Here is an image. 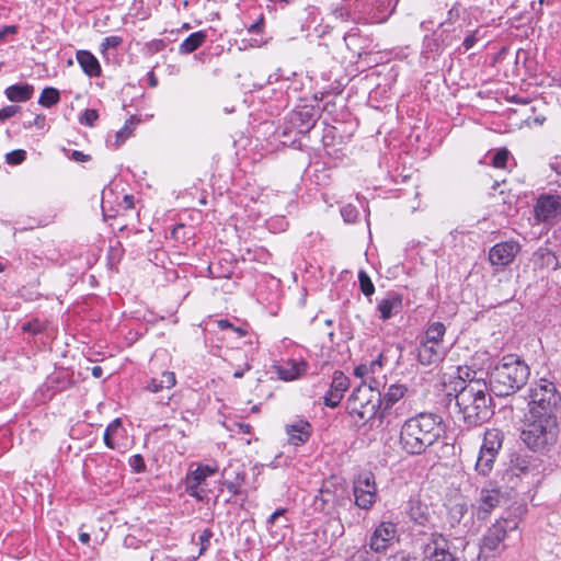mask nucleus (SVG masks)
I'll list each match as a JSON object with an SVG mask.
<instances>
[{
    "label": "nucleus",
    "mask_w": 561,
    "mask_h": 561,
    "mask_svg": "<svg viewBox=\"0 0 561 561\" xmlns=\"http://www.w3.org/2000/svg\"><path fill=\"white\" fill-rule=\"evenodd\" d=\"M442 419L432 413H420L408 419L399 433V446L409 455H421L440 436Z\"/></svg>",
    "instance_id": "f257e3e1"
},
{
    "label": "nucleus",
    "mask_w": 561,
    "mask_h": 561,
    "mask_svg": "<svg viewBox=\"0 0 561 561\" xmlns=\"http://www.w3.org/2000/svg\"><path fill=\"white\" fill-rule=\"evenodd\" d=\"M456 403L468 424H480L492 415V397L484 380H470L456 394Z\"/></svg>",
    "instance_id": "f03ea898"
},
{
    "label": "nucleus",
    "mask_w": 561,
    "mask_h": 561,
    "mask_svg": "<svg viewBox=\"0 0 561 561\" xmlns=\"http://www.w3.org/2000/svg\"><path fill=\"white\" fill-rule=\"evenodd\" d=\"M529 375V366L519 356L507 354L492 370V390L496 396H511L526 385Z\"/></svg>",
    "instance_id": "7ed1b4c3"
},
{
    "label": "nucleus",
    "mask_w": 561,
    "mask_h": 561,
    "mask_svg": "<svg viewBox=\"0 0 561 561\" xmlns=\"http://www.w3.org/2000/svg\"><path fill=\"white\" fill-rule=\"evenodd\" d=\"M558 435L559 425L556 415L525 414L522 439L530 449L538 451L554 445Z\"/></svg>",
    "instance_id": "20e7f679"
},
{
    "label": "nucleus",
    "mask_w": 561,
    "mask_h": 561,
    "mask_svg": "<svg viewBox=\"0 0 561 561\" xmlns=\"http://www.w3.org/2000/svg\"><path fill=\"white\" fill-rule=\"evenodd\" d=\"M561 404V393L553 381L540 378L528 390V411L530 414L556 415Z\"/></svg>",
    "instance_id": "39448f33"
},
{
    "label": "nucleus",
    "mask_w": 561,
    "mask_h": 561,
    "mask_svg": "<svg viewBox=\"0 0 561 561\" xmlns=\"http://www.w3.org/2000/svg\"><path fill=\"white\" fill-rule=\"evenodd\" d=\"M503 442L504 433L501 430L492 427L484 432L474 466L479 474L486 477L492 472Z\"/></svg>",
    "instance_id": "423d86ee"
},
{
    "label": "nucleus",
    "mask_w": 561,
    "mask_h": 561,
    "mask_svg": "<svg viewBox=\"0 0 561 561\" xmlns=\"http://www.w3.org/2000/svg\"><path fill=\"white\" fill-rule=\"evenodd\" d=\"M378 404L380 393L369 386L362 385L353 391L347 408L352 416L366 422L376 414Z\"/></svg>",
    "instance_id": "0eeeda50"
},
{
    "label": "nucleus",
    "mask_w": 561,
    "mask_h": 561,
    "mask_svg": "<svg viewBox=\"0 0 561 561\" xmlns=\"http://www.w3.org/2000/svg\"><path fill=\"white\" fill-rule=\"evenodd\" d=\"M399 541L397 525L390 520L380 522L369 538V549L375 553H382Z\"/></svg>",
    "instance_id": "6e6552de"
},
{
    "label": "nucleus",
    "mask_w": 561,
    "mask_h": 561,
    "mask_svg": "<svg viewBox=\"0 0 561 561\" xmlns=\"http://www.w3.org/2000/svg\"><path fill=\"white\" fill-rule=\"evenodd\" d=\"M355 504L363 510H370L376 502L377 485L375 476L369 472H362L354 481Z\"/></svg>",
    "instance_id": "1a4fd4ad"
},
{
    "label": "nucleus",
    "mask_w": 561,
    "mask_h": 561,
    "mask_svg": "<svg viewBox=\"0 0 561 561\" xmlns=\"http://www.w3.org/2000/svg\"><path fill=\"white\" fill-rule=\"evenodd\" d=\"M217 471L216 467L207 465H199L197 468L185 478L186 492L198 501H203L206 497V492L201 488L205 480L213 476Z\"/></svg>",
    "instance_id": "9d476101"
},
{
    "label": "nucleus",
    "mask_w": 561,
    "mask_h": 561,
    "mask_svg": "<svg viewBox=\"0 0 561 561\" xmlns=\"http://www.w3.org/2000/svg\"><path fill=\"white\" fill-rule=\"evenodd\" d=\"M535 216L538 221L549 222L561 217V196L542 195L535 206Z\"/></svg>",
    "instance_id": "9b49d317"
},
{
    "label": "nucleus",
    "mask_w": 561,
    "mask_h": 561,
    "mask_svg": "<svg viewBox=\"0 0 561 561\" xmlns=\"http://www.w3.org/2000/svg\"><path fill=\"white\" fill-rule=\"evenodd\" d=\"M519 252V244L514 241L500 242L489 251V261L494 266L511 264Z\"/></svg>",
    "instance_id": "f8f14e48"
},
{
    "label": "nucleus",
    "mask_w": 561,
    "mask_h": 561,
    "mask_svg": "<svg viewBox=\"0 0 561 561\" xmlns=\"http://www.w3.org/2000/svg\"><path fill=\"white\" fill-rule=\"evenodd\" d=\"M424 554L427 561H458L443 536H434L426 543Z\"/></svg>",
    "instance_id": "ddd939ff"
},
{
    "label": "nucleus",
    "mask_w": 561,
    "mask_h": 561,
    "mask_svg": "<svg viewBox=\"0 0 561 561\" xmlns=\"http://www.w3.org/2000/svg\"><path fill=\"white\" fill-rule=\"evenodd\" d=\"M350 388L348 377L340 370L334 371L330 390L324 397V404L327 407L335 408L341 402L344 393Z\"/></svg>",
    "instance_id": "4468645a"
},
{
    "label": "nucleus",
    "mask_w": 561,
    "mask_h": 561,
    "mask_svg": "<svg viewBox=\"0 0 561 561\" xmlns=\"http://www.w3.org/2000/svg\"><path fill=\"white\" fill-rule=\"evenodd\" d=\"M285 433L287 434V443L297 447L309 440L312 434V427L309 422L297 420L294 423L285 425Z\"/></svg>",
    "instance_id": "2eb2a0df"
},
{
    "label": "nucleus",
    "mask_w": 561,
    "mask_h": 561,
    "mask_svg": "<svg viewBox=\"0 0 561 561\" xmlns=\"http://www.w3.org/2000/svg\"><path fill=\"white\" fill-rule=\"evenodd\" d=\"M445 354L442 345L421 341L417 347V362L422 366H438L443 362Z\"/></svg>",
    "instance_id": "dca6fc26"
},
{
    "label": "nucleus",
    "mask_w": 561,
    "mask_h": 561,
    "mask_svg": "<svg viewBox=\"0 0 561 561\" xmlns=\"http://www.w3.org/2000/svg\"><path fill=\"white\" fill-rule=\"evenodd\" d=\"M407 390V387L402 383H393L388 387L382 399L380 398L381 410L378 417L381 423L390 413L392 405L404 397Z\"/></svg>",
    "instance_id": "f3484780"
},
{
    "label": "nucleus",
    "mask_w": 561,
    "mask_h": 561,
    "mask_svg": "<svg viewBox=\"0 0 561 561\" xmlns=\"http://www.w3.org/2000/svg\"><path fill=\"white\" fill-rule=\"evenodd\" d=\"M507 534V520H496L486 531L483 540L482 547L488 550H497Z\"/></svg>",
    "instance_id": "a211bd4d"
},
{
    "label": "nucleus",
    "mask_w": 561,
    "mask_h": 561,
    "mask_svg": "<svg viewBox=\"0 0 561 561\" xmlns=\"http://www.w3.org/2000/svg\"><path fill=\"white\" fill-rule=\"evenodd\" d=\"M76 58L87 76L99 77L101 75V65L92 53L88 50H78Z\"/></svg>",
    "instance_id": "6ab92c4d"
},
{
    "label": "nucleus",
    "mask_w": 561,
    "mask_h": 561,
    "mask_svg": "<svg viewBox=\"0 0 561 561\" xmlns=\"http://www.w3.org/2000/svg\"><path fill=\"white\" fill-rule=\"evenodd\" d=\"M500 502V491L495 488L482 489L479 499V512L490 513Z\"/></svg>",
    "instance_id": "aec40b11"
},
{
    "label": "nucleus",
    "mask_w": 561,
    "mask_h": 561,
    "mask_svg": "<svg viewBox=\"0 0 561 561\" xmlns=\"http://www.w3.org/2000/svg\"><path fill=\"white\" fill-rule=\"evenodd\" d=\"M34 88L30 84H13L5 89V95L11 102H25L33 95Z\"/></svg>",
    "instance_id": "412c9836"
},
{
    "label": "nucleus",
    "mask_w": 561,
    "mask_h": 561,
    "mask_svg": "<svg viewBox=\"0 0 561 561\" xmlns=\"http://www.w3.org/2000/svg\"><path fill=\"white\" fill-rule=\"evenodd\" d=\"M402 307L401 297L398 295L389 296L378 304V310L382 320H388L392 317L393 312H397Z\"/></svg>",
    "instance_id": "4be33fe9"
},
{
    "label": "nucleus",
    "mask_w": 561,
    "mask_h": 561,
    "mask_svg": "<svg viewBox=\"0 0 561 561\" xmlns=\"http://www.w3.org/2000/svg\"><path fill=\"white\" fill-rule=\"evenodd\" d=\"M306 371L305 363H286L277 368L278 377L285 381L299 378Z\"/></svg>",
    "instance_id": "5701e85b"
},
{
    "label": "nucleus",
    "mask_w": 561,
    "mask_h": 561,
    "mask_svg": "<svg viewBox=\"0 0 561 561\" xmlns=\"http://www.w3.org/2000/svg\"><path fill=\"white\" fill-rule=\"evenodd\" d=\"M445 333V324L443 322L436 321L427 327L424 337L421 341L430 344L442 345Z\"/></svg>",
    "instance_id": "b1692460"
},
{
    "label": "nucleus",
    "mask_w": 561,
    "mask_h": 561,
    "mask_svg": "<svg viewBox=\"0 0 561 561\" xmlns=\"http://www.w3.org/2000/svg\"><path fill=\"white\" fill-rule=\"evenodd\" d=\"M138 124H139V119L135 116H130L125 122L124 127L116 133L115 144H114L115 147H119L121 145H123L126 141V139H128L133 135V133Z\"/></svg>",
    "instance_id": "393cba45"
},
{
    "label": "nucleus",
    "mask_w": 561,
    "mask_h": 561,
    "mask_svg": "<svg viewBox=\"0 0 561 561\" xmlns=\"http://www.w3.org/2000/svg\"><path fill=\"white\" fill-rule=\"evenodd\" d=\"M205 37L206 35L204 32H195L191 34L180 45V51L183 54H190L196 50L205 42Z\"/></svg>",
    "instance_id": "a878e982"
},
{
    "label": "nucleus",
    "mask_w": 561,
    "mask_h": 561,
    "mask_svg": "<svg viewBox=\"0 0 561 561\" xmlns=\"http://www.w3.org/2000/svg\"><path fill=\"white\" fill-rule=\"evenodd\" d=\"M510 469L516 476L525 474L531 469V461L527 456L515 455L511 460Z\"/></svg>",
    "instance_id": "bb28decb"
},
{
    "label": "nucleus",
    "mask_w": 561,
    "mask_h": 561,
    "mask_svg": "<svg viewBox=\"0 0 561 561\" xmlns=\"http://www.w3.org/2000/svg\"><path fill=\"white\" fill-rule=\"evenodd\" d=\"M123 431V425L119 419H115L112 423L107 425L104 432V444L111 448L114 449L116 447V444L114 442V436Z\"/></svg>",
    "instance_id": "cd10ccee"
},
{
    "label": "nucleus",
    "mask_w": 561,
    "mask_h": 561,
    "mask_svg": "<svg viewBox=\"0 0 561 561\" xmlns=\"http://www.w3.org/2000/svg\"><path fill=\"white\" fill-rule=\"evenodd\" d=\"M59 101V92L55 88H46L43 90L38 103L45 107H50Z\"/></svg>",
    "instance_id": "c85d7f7f"
},
{
    "label": "nucleus",
    "mask_w": 561,
    "mask_h": 561,
    "mask_svg": "<svg viewBox=\"0 0 561 561\" xmlns=\"http://www.w3.org/2000/svg\"><path fill=\"white\" fill-rule=\"evenodd\" d=\"M358 279L360 284V289L365 296H370L375 291V287L369 278V276L364 272L360 271L358 274Z\"/></svg>",
    "instance_id": "c756f323"
},
{
    "label": "nucleus",
    "mask_w": 561,
    "mask_h": 561,
    "mask_svg": "<svg viewBox=\"0 0 561 561\" xmlns=\"http://www.w3.org/2000/svg\"><path fill=\"white\" fill-rule=\"evenodd\" d=\"M508 157H510V152L506 148L500 149L493 157V161H492L493 167L500 168V169L505 168Z\"/></svg>",
    "instance_id": "7c9ffc66"
},
{
    "label": "nucleus",
    "mask_w": 561,
    "mask_h": 561,
    "mask_svg": "<svg viewBox=\"0 0 561 561\" xmlns=\"http://www.w3.org/2000/svg\"><path fill=\"white\" fill-rule=\"evenodd\" d=\"M376 366H379V367L381 366V363L379 359L371 362L369 366H367V365L357 366L354 370V374L356 377L363 378L367 374L374 373V368Z\"/></svg>",
    "instance_id": "2f4dec72"
},
{
    "label": "nucleus",
    "mask_w": 561,
    "mask_h": 561,
    "mask_svg": "<svg viewBox=\"0 0 561 561\" xmlns=\"http://www.w3.org/2000/svg\"><path fill=\"white\" fill-rule=\"evenodd\" d=\"M159 382L164 387V389H171L176 383L175 374L173 371H163L159 379Z\"/></svg>",
    "instance_id": "473e14b6"
},
{
    "label": "nucleus",
    "mask_w": 561,
    "mask_h": 561,
    "mask_svg": "<svg viewBox=\"0 0 561 561\" xmlns=\"http://www.w3.org/2000/svg\"><path fill=\"white\" fill-rule=\"evenodd\" d=\"M26 153L24 150H13L9 152L5 160L9 164H19L25 160Z\"/></svg>",
    "instance_id": "72a5a7b5"
},
{
    "label": "nucleus",
    "mask_w": 561,
    "mask_h": 561,
    "mask_svg": "<svg viewBox=\"0 0 561 561\" xmlns=\"http://www.w3.org/2000/svg\"><path fill=\"white\" fill-rule=\"evenodd\" d=\"M99 118V114L95 110L88 108L84 111L82 116L80 117V122L88 126H93L95 121Z\"/></svg>",
    "instance_id": "f704fd0d"
},
{
    "label": "nucleus",
    "mask_w": 561,
    "mask_h": 561,
    "mask_svg": "<svg viewBox=\"0 0 561 561\" xmlns=\"http://www.w3.org/2000/svg\"><path fill=\"white\" fill-rule=\"evenodd\" d=\"M44 328H45L44 323L39 322L38 320H34V321L23 324L22 330L24 332L36 334V333L42 332L44 330Z\"/></svg>",
    "instance_id": "c9c22d12"
},
{
    "label": "nucleus",
    "mask_w": 561,
    "mask_h": 561,
    "mask_svg": "<svg viewBox=\"0 0 561 561\" xmlns=\"http://www.w3.org/2000/svg\"><path fill=\"white\" fill-rule=\"evenodd\" d=\"M122 43V38L118 36H110L104 38L103 43L101 44V50L102 53L106 51L108 48H115Z\"/></svg>",
    "instance_id": "e433bc0d"
},
{
    "label": "nucleus",
    "mask_w": 561,
    "mask_h": 561,
    "mask_svg": "<svg viewBox=\"0 0 561 561\" xmlns=\"http://www.w3.org/2000/svg\"><path fill=\"white\" fill-rule=\"evenodd\" d=\"M210 537H211V531L209 529H205L203 531V534L199 536V540H201V545H202L199 554H202L205 551V549L207 548Z\"/></svg>",
    "instance_id": "4c0bfd02"
},
{
    "label": "nucleus",
    "mask_w": 561,
    "mask_h": 561,
    "mask_svg": "<svg viewBox=\"0 0 561 561\" xmlns=\"http://www.w3.org/2000/svg\"><path fill=\"white\" fill-rule=\"evenodd\" d=\"M18 108L15 106H5L0 108V121L12 117L16 113Z\"/></svg>",
    "instance_id": "58836bf2"
},
{
    "label": "nucleus",
    "mask_w": 561,
    "mask_h": 561,
    "mask_svg": "<svg viewBox=\"0 0 561 561\" xmlns=\"http://www.w3.org/2000/svg\"><path fill=\"white\" fill-rule=\"evenodd\" d=\"M263 25H264V18H263V15H261L255 23L251 24L248 27V32H250V33H253V32L262 33L263 32Z\"/></svg>",
    "instance_id": "ea45409f"
},
{
    "label": "nucleus",
    "mask_w": 561,
    "mask_h": 561,
    "mask_svg": "<svg viewBox=\"0 0 561 561\" xmlns=\"http://www.w3.org/2000/svg\"><path fill=\"white\" fill-rule=\"evenodd\" d=\"M330 495V492L321 491L320 495L316 497L314 504L318 506L320 503L319 508L324 510V504L329 501L328 496Z\"/></svg>",
    "instance_id": "a19ab883"
},
{
    "label": "nucleus",
    "mask_w": 561,
    "mask_h": 561,
    "mask_svg": "<svg viewBox=\"0 0 561 561\" xmlns=\"http://www.w3.org/2000/svg\"><path fill=\"white\" fill-rule=\"evenodd\" d=\"M131 466L135 468L136 471H142L145 469V462L142 457L139 455L134 456Z\"/></svg>",
    "instance_id": "79ce46f5"
},
{
    "label": "nucleus",
    "mask_w": 561,
    "mask_h": 561,
    "mask_svg": "<svg viewBox=\"0 0 561 561\" xmlns=\"http://www.w3.org/2000/svg\"><path fill=\"white\" fill-rule=\"evenodd\" d=\"M18 31V27L15 25L4 26L2 30H0V42H2L8 34H15Z\"/></svg>",
    "instance_id": "37998d69"
},
{
    "label": "nucleus",
    "mask_w": 561,
    "mask_h": 561,
    "mask_svg": "<svg viewBox=\"0 0 561 561\" xmlns=\"http://www.w3.org/2000/svg\"><path fill=\"white\" fill-rule=\"evenodd\" d=\"M160 386H162V385L159 382V379L153 378L148 386V390H150L152 392H159L164 389V387H160Z\"/></svg>",
    "instance_id": "c03bdc74"
},
{
    "label": "nucleus",
    "mask_w": 561,
    "mask_h": 561,
    "mask_svg": "<svg viewBox=\"0 0 561 561\" xmlns=\"http://www.w3.org/2000/svg\"><path fill=\"white\" fill-rule=\"evenodd\" d=\"M240 485H241V482H238V483L227 482L226 483L227 489L233 495H237L240 493Z\"/></svg>",
    "instance_id": "a18cd8bd"
},
{
    "label": "nucleus",
    "mask_w": 561,
    "mask_h": 561,
    "mask_svg": "<svg viewBox=\"0 0 561 561\" xmlns=\"http://www.w3.org/2000/svg\"><path fill=\"white\" fill-rule=\"evenodd\" d=\"M476 43V37L474 35H469L465 38L463 41V45L467 49H470Z\"/></svg>",
    "instance_id": "49530a36"
},
{
    "label": "nucleus",
    "mask_w": 561,
    "mask_h": 561,
    "mask_svg": "<svg viewBox=\"0 0 561 561\" xmlns=\"http://www.w3.org/2000/svg\"><path fill=\"white\" fill-rule=\"evenodd\" d=\"M124 204H125V207L127 209H131L134 208V201H133V196L130 195H125L124 196Z\"/></svg>",
    "instance_id": "de8ad7c7"
},
{
    "label": "nucleus",
    "mask_w": 561,
    "mask_h": 561,
    "mask_svg": "<svg viewBox=\"0 0 561 561\" xmlns=\"http://www.w3.org/2000/svg\"><path fill=\"white\" fill-rule=\"evenodd\" d=\"M217 323H218V327L222 330L233 328V324L230 323L228 320L222 319V320H219Z\"/></svg>",
    "instance_id": "09e8293b"
},
{
    "label": "nucleus",
    "mask_w": 561,
    "mask_h": 561,
    "mask_svg": "<svg viewBox=\"0 0 561 561\" xmlns=\"http://www.w3.org/2000/svg\"><path fill=\"white\" fill-rule=\"evenodd\" d=\"M72 157H73V159H75V160H77V161H84V160H85V158H87V156H85V154H83V153H82V152H80V151H73V152H72Z\"/></svg>",
    "instance_id": "8fccbe9b"
},
{
    "label": "nucleus",
    "mask_w": 561,
    "mask_h": 561,
    "mask_svg": "<svg viewBox=\"0 0 561 561\" xmlns=\"http://www.w3.org/2000/svg\"><path fill=\"white\" fill-rule=\"evenodd\" d=\"M250 369H251V366L249 364H245L244 369L234 371L233 377L241 378L244 374V370H250Z\"/></svg>",
    "instance_id": "3c124183"
},
{
    "label": "nucleus",
    "mask_w": 561,
    "mask_h": 561,
    "mask_svg": "<svg viewBox=\"0 0 561 561\" xmlns=\"http://www.w3.org/2000/svg\"><path fill=\"white\" fill-rule=\"evenodd\" d=\"M102 373H103V370H102V368L100 366H94L92 368V375L95 378H100L102 376Z\"/></svg>",
    "instance_id": "603ef678"
},
{
    "label": "nucleus",
    "mask_w": 561,
    "mask_h": 561,
    "mask_svg": "<svg viewBox=\"0 0 561 561\" xmlns=\"http://www.w3.org/2000/svg\"><path fill=\"white\" fill-rule=\"evenodd\" d=\"M79 540L82 542V543H88L89 540H90V535L88 533H81L79 535Z\"/></svg>",
    "instance_id": "864d4df0"
},
{
    "label": "nucleus",
    "mask_w": 561,
    "mask_h": 561,
    "mask_svg": "<svg viewBox=\"0 0 561 561\" xmlns=\"http://www.w3.org/2000/svg\"><path fill=\"white\" fill-rule=\"evenodd\" d=\"M455 512L462 516L463 513H465V505L463 504H457L455 507H454Z\"/></svg>",
    "instance_id": "5fc2aeb1"
},
{
    "label": "nucleus",
    "mask_w": 561,
    "mask_h": 561,
    "mask_svg": "<svg viewBox=\"0 0 561 561\" xmlns=\"http://www.w3.org/2000/svg\"><path fill=\"white\" fill-rule=\"evenodd\" d=\"M232 330L239 335V336H244L247 334V331L243 329V328H240V327H234L232 328Z\"/></svg>",
    "instance_id": "6e6d98bb"
},
{
    "label": "nucleus",
    "mask_w": 561,
    "mask_h": 561,
    "mask_svg": "<svg viewBox=\"0 0 561 561\" xmlns=\"http://www.w3.org/2000/svg\"><path fill=\"white\" fill-rule=\"evenodd\" d=\"M240 428L244 432V433H250V425L249 424H241L240 425Z\"/></svg>",
    "instance_id": "4d7b16f0"
},
{
    "label": "nucleus",
    "mask_w": 561,
    "mask_h": 561,
    "mask_svg": "<svg viewBox=\"0 0 561 561\" xmlns=\"http://www.w3.org/2000/svg\"><path fill=\"white\" fill-rule=\"evenodd\" d=\"M414 519H415V520H417L419 523H423L424 520H427V516H426V515H424V514H422V515L420 516V518L414 517Z\"/></svg>",
    "instance_id": "13d9d810"
},
{
    "label": "nucleus",
    "mask_w": 561,
    "mask_h": 561,
    "mask_svg": "<svg viewBox=\"0 0 561 561\" xmlns=\"http://www.w3.org/2000/svg\"><path fill=\"white\" fill-rule=\"evenodd\" d=\"M280 515V512H275L271 515L270 517V522L273 523L275 520V518H277V516Z\"/></svg>",
    "instance_id": "bf43d9fd"
},
{
    "label": "nucleus",
    "mask_w": 561,
    "mask_h": 561,
    "mask_svg": "<svg viewBox=\"0 0 561 561\" xmlns=\"http://www.w3.org/2000/svg\"><path fill=\"white\" fill-rule=\"evenodd\" d=\"M331 323H332V321H331V320H327V321H325V324H328V325H331Z\"/></svg>",
    "instance_id": "052dcab7"
},
{
    "label": "nucleus",
    "mask_w": 561,
    "mask_h": 561,
    "mask_svg": "<svg viewBox=\"0 0 561 561\" xmlns=\"http://www.w3.org/2000/svg\"><path fill=\"white\" fill-rule=\"evenodd\" d=\"M545 0H539V4H543Z\"/></svg>",
    "instance_id": "680f3d73"
}]
</instances>
